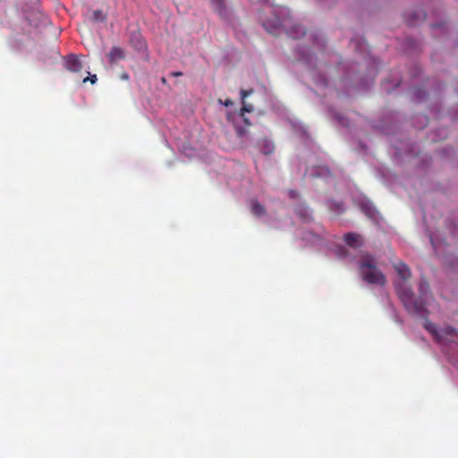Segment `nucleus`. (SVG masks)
<instances>
[{
  "mask_svg": "<svg viewBox=\"0 0 458 458\" xmlns=\"http://www.w3.org/2000/svg\"><path fill=\"white\" fill-rule=\"evenodd\" d=\"M439 332L443 335V340L441 343L453 341V338L457 336L456 329L452 327H445L444 328H440Z\"/></svg>",
  "mask_w": 458,
  "mask_h": 458,
  "instance_id": "8",
  "label": "nucleus"
},
{
  "mask_svg": "<svg viewBox=\"0 0 458 458\" xmlns=\"http://www.w3.org/2000/svg\"><path fill=\"white\" fill-rule=\"evenodd\" d=\"M253 111V106L250 104H246L245 101L242 102V107L241 109V115L243 117V122L246 125H250V123L247 117L244 116L245 113H250Z\"/></svg>",
  "mask_w": 458,
  "mask_h": 458,
  "instance_id": "14",
  "label": "nucleus"
},
{
  "mask_svg": "<svg viewBox=\"0 0 458 458\" xmlns=\"http://www.w3.org/2000/svg\"><path fill=\"white\" fill-rule=\"evenodd\" d=\"M394 267L396 273L403 282L411 278V273L409 267L406 264H404L403 262H398L394 264Z\"/></svg>",
  "mask_w": 458,
  "mask_h": 458,
  "instance_id": "5",
  "label": "nucleus"
},
{
  "mask_svg": "<svg viewBox=\"0 0 458 458\" xmlns=\"http://www.w3.org/2000/svg\"><path fill=\"white\" fill-rule=\"evenodd\" d=\"M360 235L354 233H348L344 235L345 242L351 247H357L360 245Z\"/></svg>",
  "mask_w": 458,
  "mask_h": 458,
  "instance_id": "9",
  "label": "nucleus"
},
{
  "mask_svg": "<svg viewBox=\"0 0 458 458\" xmlns=\"http://www.w3.org/2000/svg\"><path fill=\"white\" fill-rule=\"evenodd\" d=\"M171 75L174 76V77L182 76V72H173L171 73Z\"/></svg>",
  "mask_w": 458,
  "mask_h": 458,
  "instance_id": "23",
  "label": "nucleus"
},
{
  "mask_svg": "<svg viewBox=\"0 0 458 458\" xmlns=\"http://www.w3.org/2000/svg\"><path fill=\"white\" fill-rule=\"evenodd\" d=\"M144 47H145L144 41H142L141 39H138V47L143 48Z\"/></svg>",
  "mask_w": 458,
  "mask_h": 458,
  "instance_id": "22",
  "label": "nucleus"
},
{
  "mask_svg": "<svg viewBox=\"0 0 458 458\" xmlns=\"http://www.w3.org/2000/svg\"><path fill=\"white\" fill-rule=\"evenodd\" d=\"M125 57L123 50L120 47H113L109 52L108 58L111 64Z\"/></svg>",
  "mask_w": 458,
  "mask_h": 458,
  "instance_id": "7",
  "label": "nucleus"
},
{
  "mask_svg": "<svg viewBox=\"0 0 458 458\" xmlns=\"http://www.w3.org/2000/svg\"><path fill=\"white\" fill-rule=\"evenodd\" d=\"M238 133L241 135L242 134V130H238Z\"/></svg>",
  "mask_w": 458,
  "mask_h": 458,
  "instance_id": "25",
  "label": "nucleus"
},
{
  "mask_svg": "<svg viewBox=\"0 0 458 458\" xmlns=\"http://www.w3.org/2000/svg\"><path fill=\"white\" fill-rule=\"evenodd\" d=\"M64 66L72 72H79L83 68L81 62L75 55H70L65 58Z\"/></svg>",
  "mask_w": 458,
  "mask_h": 458,
  "instance_id": "4",
  "label": "nucleus"
},
{
  "mask_svg": "<svg viewBox=\"0 0 458 458\" xmlns=\"http://www.w3.org/2000/svg\"><path fill=\"white\" fill-rule=\"evenodd\" d=\"M213 8L216 12H217L220 15H224L225 13V4L224 0H210Z\"/></svg>",
  "mask_w": 458,
  "mask_h": 458,
  "instance_id": "12",
  "label": "nucleus"
},
{
  "mask_svg": "<svg viewBox=\"0 0 458 458\" xmlns=\"http://www.w3.org/2000/svg\"><path fill=\"white\" fill-rule=\"evenodd\" d=\"M395 290L403 306L410 313L419 316H424L428 313L425 301L421 298L415 299L411 287L405 282L397 283Z\"/></svg>",
  "mask_w": 458,
  "mask_h": 458,
  "instance_id": "2",
  "label": "nucleus"
},
{
  "mask_svg": "<svg viewBox=\"0 0 458 458\" xmlns=\"http://www.w3.org/2000/svg\"><path fill=\"white\" fill-rule=\"evenodd\" d=\"M426 13L423 10L419 9L413 12L412 18L408 20L410 25H415L417 21H425Z\"/></svg>",
  "mask_w": 458,
  "mask_h": 458,
  "instance_id": "11",
  "label": "nucleus"
},
{
  "mask_svg": "<svg viewBox=\"0 0 458 458\" xmlns=\"http://www.w3.org/2000/svg\"><path fill=\"white\" fill-rule=\"evenodd\" d=\"M297 213L303 220L308 221L310 219V213L307 208H301L298 209Z\"/></svg>",
  "mask_w": 458,
  "mask_h": 458,
  "instance_id": "17",
  "label": "nucleus"
},
{
  "mask_svg": "<svg viewBox=\"0 0 458 458\" xmlns=\"http://www.w3.org/2000/svg\"><path fill=\"white\" fill-rule=\"evenodd\" d=\"M428 290H429L428 284L426 281H421L420 284V286H419V291L420 293V298H421L424 301H425V300L423 299V297L426 295V293H428Z\"/></svg>",
  "mask_w": 458,
  "mask_h": 458,
  "instance_id": "16",
  "label": "nucleus"
},
{
  "mask_svg": "<svg viewBox=\"0 0 458 458\" xmlns=\"http://www.w3.org/2000/svg\"><path fill=\"white\" fill-rule=\"evenodd\" d=\"M252 93V90H245V89H242L241 90V98H242V102H244L245 101V98L250 95Z\"/></svg>",
  "mask_w": 458,
  "mask_h": 458,
  "instance_id": "18",
  "label": "nucleus"
},
{
  "mask_svg": "<svg viewBox=\"0 0 458 458\" xmlns=\"http://www.w3.org/2000/svg\"><path fill=\"white\" fill-rule=\"evenodd\" d=\"M88 81H90V82L92 84H94L96 82V81H97V76L96 75H92L90 77H86L85 79H83V82H86Z\"/></svg>",
  "mask_w": 458,
  "mask_h": 458,
  "instance_id": "19",
  "label": "nucleus"
},
{
  "mask_svg": "<svg viewBox=\"0 0 458 458\" xmlns=\"http://www.w3.org/2000/svg\"><path fill=\"white\" fill-rule=\"evenodd\" d=\"M223 104H224V106L229 107V106H232L233 105V102L230 98H227V99L225 100V102H223Z\"/></svg>",
  "mask_w": 458,
  "mask_h": 458,
  "instance_id": "21",
  "label": "nucleus"
},
{
  "mask_svg": "<svg viewBox=\"0 0 458 458\" xmlns=\"http://www.w3.org/2000/svg\"><path fill=\"white\" fill-rule=\"evenodd\" d=\"M162 82H163L164 84H165V83H166V80H165V78H162Z\"/></svg>",
  "mask_w": 458,
  "mask_h": 458,
  "instance_id": "24",
  "label": "nucleus"
},
{
  "mask_svg": "<svg viewBox=\"0 0 458 458\" xmlns=\"http://www.w3.org/2000/svg\"><path fill=\"white\" fill-rule=\"evenodd\" d=\"M259 144L261 151L265 155H269L274 151L275 147L268 140H263Z\"/></svg>",
  "mask_w": 458,
  "mask_h": 458,
  "instance_id": "13",
  "label": "nucleus"
},
{
  "mask_svg": "<svg viewBox=\"0 0 458 458\" xmlns=\"http://www.w3.org/2000/svg\"><path fill=\"white\" fill-rule=\"evenodd\" d=\"M264 27L272 34L279 35L282 31H284L293 38H298L305 35L303 27L299 24H293L290 18H276L275 23L270 24L269 21H267L264 23Z\"/></svg>",
  "mask_w": 458,
  "mask_h": 458,
  "instance_id": "3",
  "label": "nucleus"
},
{
  "mask_svg": "<svg viewBox=\"0 0 458 458\" xmlns=\"http://www.w3.org/2000/svg\"><path fill=\"white\" fill-rule=\"evenodd\" d=\"M120 79L123 80V81H129L130 79V75L128 72H123L120 74Z\"/></svg>",
  "mask_w": 458,
  "mask_h": 458,
  "instance_id": "20",
  "label": "nucleus"
},
{
  "mask_svg": "<svg viewBox=\"0 0 458 458\" xmlns=\"http://www.w3.org/2000/svg\"><path fill=\"white\" fill-rule=\"evenodd\" d=\"M424 327L427 331H428L435 338V340L438 343H441L443 340V335L439 332V329L437 326L430 322L429 320H426L424 323Z\"/></svg>",
  "mask_w": 458,
  "mask_h": 458,
  "instance_id": "6",
  "label": "nucleus"
},
{
  "mask_svg": "<svg viewBox=\"0 0 458 458\" xmlns=\"http://www.w3.org/2000/svg\"><path fill=\"white\" fill-rule=\"evenodd\" d=\"M94 21H106V14H105L101 10H95L92 13V18Z\"/></svg>",
  "mask_w": 458,
  "mask_h": 458,
  "instance_id": "15",
  "label": "nucleus"
},
{
  "mask_svg": "<svg viewBox=\"0 0 458 458\" xmlns=\"http://www.w3.org/2000/svg\"><path fill=\"white\" fill-rule=\"evenodd\" d=\"M358 267L362 280L367 284L380 286H384L386 284L385 275L377 267L376 261L371 255H362L358 262Z\"/></svg>",
  "mask_w": 458,
  "mask_h": 458,
  "instance_id": "1",
  "label": "nucleus"
},
{
  "mask_svg": "<svg viewBox=\"0 0 458 458\" xmlns=\"http://www.w3.org/2000/svg\"><path fill=\"white\" fill-rule=\"evenodd\" d=\"M251 213L256 216H261L266 214L265 208L257 200H252L250 203Z\"/></svg>",
  "mask_w": 458,
  "mask_h": 458,
  "instance_id": "10",
  "label": "nucleus"
}]
</instances>
